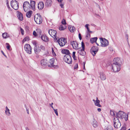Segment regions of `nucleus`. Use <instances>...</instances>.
I'll list each match as a JSON object with an SVG mask.
<instances>
[{
	"instance_id": "obj_38",
	"label": "nucleus",
	"mask_w": 130,
	"mask_h": 130,
	"mask_svg": "<svg viewBox=\"0 0 130 130\" xmlns=\"http://www.w3.org/2000/svg\"><path fill=\"white\" fill-rule=\"evenodd\" d=\"M61 23L62 24V25H64L66 24V21L64 19H63Z\"/></svg>"
},
{
	"instance_id": "obj_41",
	"label": "nucleus",
	"mask_w": 130,
	"mask_h": 130,
	"mask_svg": "<svg viewBox=\"0 0 130 130\" xmlns=\"http://www.w3.org/2000/svg\"><path fill=\"white\" fill-rule=\"evenodd\" d=\"M89 26V25L88 24H87L85 25V27L86 28L87 30V31H89V30H90L89 28L88 27V26Z\"/></svg>"
},
{
	"instance_id": "obj_5",
	"label": "nucleus",
	"mask_w": 130,
	"mask_h": 130,
	"mask_svg": "<svg viewBox=\"0 0 130 130\" xmlns=\"http://www.w3.org/2000/svg\"><path fill=\"white\" fill-rule=\"evenodd\" d=\"M112 69L114 72H117L121 69V65L113 63L112 64Z\"/></svg>"
},
{
	"instance_id": "obj_11",
	"label": "nucleus",
	"mask_w": 130,
	"mask_h": 130,
	"mask_svg": "<svg viewBox=\"0 0 130 130\" xmlns=\"http://www.w3.org/2000/svg\"><path fill=\"white\" fill-rule=\"evenodd\" d=\"M58 42L61 46H63L65 45L66 41L64 38H61L58 40Z\"/></svg>"
},
{
	"instance_id": "obj_14",
	"label": "nucleus",
	"mask_w": 130,
	"mask_h": 130,
	"mask_svg": "<svg viewBox=\"0 0 130 130\" xmlns=\"http://www.w3.org/2000/svg\"><path fill=\"white\" fill-rule=\"evenodd\" d=\"M114 62L113 63H115L116 64L121 65V60L119 58H114L113 59Z\"/></svg>"
},
{
	"instance_id": "obj_56",
	"label": "nucleus",
	"mask_w": 130,
	"mask_h": 130,
	"mask_svg": "<svg viewBox=\"0 0 130 130\" xmlns=\"http://www.w3.org/2000/svg\"><path fill=\"white\" fill-rule=\"evenodd\" d=\"M33 45L35 46H36V42L35 41H34V42L33 43Z\"/></svg>"
},
{
	"instance_id": "obj_44",
	"label": "nucleus",
	"mask_w": 130,
	"mask_h": 130,
	"mask_svg": "<svg viewBox=\"0 0 130 130\" xmlns=\"http://www.w3.org/2000/svg\"><path fill=\"white\" fill-rule=\"evenodd\" d=\"M40 47L42 50L44 51L45 50V47L44 46L41 45L40 46Z\"/></svg>"
},
{
	"instance_id": "obj_18",
	"label": "nucleus",
	"mask_w": 130,
	"mask_h": 130,
	"mask_svg": "<svg viewBox=\"0 0 130 130\" xmlns=\"http://www.w3.org/2000/svg\"><path fill=\"white\" fill-rule=\"evenodd\" d=\"M96 100H95L94 99L93 100V101L94 102L95 105L98 107H101V106L100 104V101L98 100V98H96Z\"/></svg>"
},
{
	"instance_id": "obj_24",
	"label": "nucleus",
	"mask_w": 130,
	"mask_h": 130,
	"mask_svg": "<svg viewBox=\"0 0 130 130\" xmlns=\"http://www.w3.org/2000/svg\"><path fill=\"white\" fill-rule=\"evenodd\" d=\"M41 37V39L44 41L46 42L48 40V38L45 35H42Z\"/></svg>"
},
{
	"instance_id": "obj_40",
	"label": "nucleus",
	"mask_w": 130,
	"mask_h": 130,
	"mask_svg": "<svg viewBox=\"0 0 130 130\" xmlns=\"http://www.w3.org/2000/svg\"><path fill=\"white\" fill-rule=\"evenodd\" d=\"M6 45H7L6 46V47L8 50H10V46L9 45V44L8 43H6Z\"/></svg>"
},
{
	"instance_id": "obj_15",
	"label": "nucleus",
	"mask_w": 130,
	"mask_h": 130,
	"mask_svg": "<svg viewBox=\"0 0 130 130\" xmlns=\"http://www.w3.org/2000/svg\"><path fill=\"white\" fill-rule=\"evenodd\" d=\"M36 31L37 33L35 31H34L33 33V35L35 36H36L37 35H39L40 36L42 32L41 30L40 29H37Z\"/></svg>"
},
{
	"instance_id": "obj_4",
	"label": "nucleus",
	"mask_w": 130,
	"mask_h": 130,
	"mask_svg": "<svg viewBox=\"0 0 130 130\" xmlns=\"http://www.w3.org/2000/svg\"><path fill=\"white\" fill-rule=\"evenodd\" d=\"M64 61L69 64H71L72 60L71 56L69 55H66L64 57Z\"/></svg>"
},
{
	"instance_id": "obj_7",
	"label": "nucleus",
	"mask_w": 130,
	"mask_h": 130,
	"mask_svg": "<svg viewBox=\"0 0 130 130\" xmlns=\"http://www.w3.org/2000/svg\"><path fill=\"white\" fill-rule=\"evenodd\" d=\"M19 3L17 1H12L11 2V7L15 10H17L19 8Z\"/></svg>"
},
{
	"instance_id": "obj_9",
	"label": "nucleus",
	"mask_w": 130,
	"mask_h": 130,
	"mask_svg": "<svg viewBox=\"0 0 130 130\" xmlns=\"http://www.w3.org/2000/svg\"><path fill=\"white\" fill-rule=\"evenodd\" d=\"M99 50L98 47L94 46L91 49L90 52L93 56H94Z\"/></svg>"
},
{
	"instance_id": "obj_22",
	"label": "nucleus",
	"mask_w": 130,
	"mask_h": 130,
	"mask_svg": "<svg viewBox=\"0 0 130 130\" xmlns=\"http://www.w3.org/2000/svg\"><path fill=\"white\" fill-rule=\"evenodd\" d=\"M44 7V4L43 2H40L38 3V7L39 9H42Z\"/></svg>"
},
{
	"instance_id": "obj_39",
	"label": "nucleus",
	"mask_w": 130,
	"mask_h": 130,
	"mask_svg": "<svg viewBox=\"0 0 130 130\" xmlns=\"http://www.w3.org/2000/svg\"><path fill=\"white\" fill-rule=\"evenodd\" d=\"M82 49H83V50H85V45L84 43V42L82 41Z\"/></svg>"
},
{
	"instance_id": "obj_13",
	"label": "nucleus",
	"mask_w": 130,
	"mask_h": 130,
	"mask_svg": "<svg viewBox=\"0 0 130 130\" xmlns=\"http://www.w3.org/2000/svg\"><path fill=\"white\" fill-rule=\"evenodd\" d=\"M48 33L52 37L54 36L56 38L57 32L55 30L50 29L48 30Z\"/></svg>"
},
{
	"instance_id": "obj_17",
	"label": "nucleus",
	"mask_w": 130,
	"mask_h": 130,
	"mask_svg": "<svg viewBox=\"0 0 130 130\" xmlns=\"http://www.w3.org/2000/svg\"><path fill=\"white\" fill-rule=\"evenodd\" d=\"M47 60L43 59L41 61V64L42 67H44L47 66Z\"/></svg>"
},
{
	"instance_id": "obj_32",
	"label": "nucleus",
	"mask_w": 130,
	"mask_h": 130,
	"mask_svg": "<svg viewBox=\"0 0 130 130\" xmlns=\"http://www.w3.org/2000/svg\"><path fill=\"white\" fill-rule=\"evenodd\" d=\"M97 122L96 121L94 120L93 123V125L94 127H96L97 126Z\"/></svg>"
},
{
	"instance_id": "obj_43",
	"label": "nucleus",
	"mask_w": 130,
	"mask_h": 130,
	"mask_svg": "<svg viewBox=\"0 0 130 130\" xmlns=\"http://www.w3.org/2000/svg\"><path fill=\"white\" fill-rule=\"evenodd\" d=\"M24 106L25 108H26V111H27V113H28V114H29L28 108H27V106L26 104H25Z\"/></svg>"
},
{
	"instance_id": "obj_57",
	"label": "nucleus",
	"mask_w": 130,
	"mask_h": 130,
	"mask_svg": "<svg viewBox=\"0 0 130 130\" xmlns=\"http://www.w3.org/2000/svg\"><path fill=\"white\" fill-rule=\"evenodd\" d=\"M98 110L99 112H100L101 111V109L100 108H98L97 109Z\"/></svg>"
},
{
	"instance_id": "obj_35",
	"label": "nucleus",
	"mask_w": 130,
	"mask_h": 130,
	"mask_svg": "<svg viewBox=\"0 0 130 130\" xmlns=\"http://www.w3.org/2000/svg\"><path fill=\"white\" fill-rule=\"evenodd\" d=\"M29 38L28 37H25L23 40V42H25L26 41H28L29 40Z\"/></svg>"
},
{
	"instance_id": "obj_55",
	"label": "nucleus",
	"mask_w": 130,
	"mask_h": 130,
	"mask_svg": "<svg viewBox=\"0 0 130 130\" xmlns=\"http://www.w3.org/2000/svg\"><path fill=\"white\" fill-rule=\"evenodd\" d=\"M60 6H61V7L62 8H63L64 7L63 5V4H60Z\"/></svg>"
},
{
	"instance_id": "obj_63",
	"label": "nucleus",
	"mask_w": 130,
	"mask_h": 130,
	"mask_svg": "<svg viewBox=\"0 0 130 130\" xmlns=\"http://www.w3.org/2000/svg\"><path fill=\"white\" fill-rule=\"evenodd\" d=\"M87 31L89 32V33H91L92 32V31H90V30H89V31Z\"/></svg>"
},
{
	"instance_id": "obj_61",
	"label": "nucleus",
	"mask_w": 130,
	"mask_h": 130,
	"mask_svg": "<svg viewBox=\"0 0 130 130\" xmlns=\"http://www.w3.org/2000/svg\"><path fill=\"white\" fill-rule=\"evenodd\" d=\"M7 7L9 9H10V7L9 6V5H7Z\"/></svg>"
},
{
	"instance_id": "obj_21",
	"label": "nucleus",
	"mask_w": 130,
	"mask_h": 130,
	"mask_svg": "<svg viewBox=\"0 0 130 130\" xmlns=\"http://www.w3.org/2000/svg\"><path fill=\"white\" fill-rule=\"evenodd\" d=\"M17 16L18 19L20 21H22L23 20V14L21 12H18L17 13Z\"/></svg>"
},
{
	"instance_id": "obj_37",
	"label": "nucleus",
	"mask_w": 130,
	"mask_h": 130,
	"mask_svg": "<svg viewBox=\"0 0 130 130\" xmlns=\"http://www.w3.org/2000/svg\"><path fill=\"white\" fill-rule=\"evenodd\" d=\"M5 113L6 115L8 116H9L10 115L9 111V110H5Z\"/></svg>"
},
{
	"instance_id": "obj_29",
	"label": "nucleus",
	"mask_w": 130,
	"mask_h": 130,
	"mask_svg": "<svg viewBox=\"0 0 130 130\" xmlns=\"http://www.w3.org/2000/svg\"><path fill=\"white\" fill-rule=\"evenodd\" d=\"M66 27L65 25H61L59 28V29L60 30H63L65 29Z\"/></svg>"
},
{
	"instance_id": "obj_64",
	"label": "nucleus",
	"mask_w": 130,
	"mask_h": 130,
	"mask_svg": "<svg viewBox=\"0 0 130 130\" xmlns=\"http://www.w3.org/2000/svg\"><path fill=\"white\" fill-rule=\"evenodd\" d=\"M75 60H76V56L75 57H74V58H73Z\"/></svg>"
},
{
	"instance_id": "obj_36",
	"label": "nucleus",
	"mask_w": 130,
	"mask_h": 130,
	"mask_svg": "<svg viewBox=\"0 0 130 130\" xmlns=\"http://www.w3.org/2000/svg\"><path fill=\"white\" fill-rule=\"evenodd\" d=\"M90 33L89 32L87 31V35L86 36V37L87 38H90Z\"/></svg>"
},
{
	"instance_id": "obj_25",
	"label": "nucleus",
	"mask_w": 130,
	"mask_h": 130,
	"mask_svg": "<svg viewBox=\"0 0 130 130\" xmlns=\"http://www.w3.org/2000/svg\"><path fill=\"white\" fill-rule=\"evenodd\" d=\"M100 77L102 80H104L106 79V77L105 74L101 72L100 73Z\"/></svg>"
},
{
	"instance_id": "obj_48",
	"label": "nucleus",
	"mask_w": 130,
	"mask_h": 130,
	"mask_svg": "<svg viewBox=\"0 0 130 130\" xmlns=\"http://www.w3.org/2000/svg\"><path fill=\"white\" fill-rule=\"evenodd\" d=\"M78 36H79V39L80 40H81L82 39V38L81 35L80 33H79V34Z\"/></svg>"
},
{
	"instance_id": "obj_50",
	"label": "nucleus",
	"mask_w": 130,
	"mask_h": 130,
	"mask_svg": "<svg viewBox=\"0 0 130 130\" xmlns=\"http://www.w3.org/2000/svg\"><path fill=\"white\" fill-rule=\"evenodd\" d=\"M126 127L125 126H124L120 130H125L126 129Z\"/></svg>"
},
{
	"instance_id": "obj_52",
	"label": "nucleus",
	"mask_w": 130,
	"mask_h": 130,
	"mask_svg": "<svg viewBox=\"0 0 130 130\" xmlns=\"http://www.w3.org/2000/svg\"><path fill=\"white\" fill-rule=\"evenodd\" d=\"M48 67H53L54 66V65L53 64H51L48 65Z\"/></svg>"
},
{
	"instance_id": "obj_19",
	"label": "nucleus",
	"mask_w": 130,
	"mask_h": 130,
	"mask_svg": "<svg viewBox=\"0 0 130 130\" xmlns=\"http://www.w3.org/2000/svg\"><path fill=\"white\" fill-rule=\"evenodd\" d=\"M34 50L35 53L36 54L39 53L41 51L39 47L37 46H35Z\"/></svg>"
},
{
	"instance_id": "obj_10",
	"label": "nucleus",
	"mask_w": 130,
	"mask_h": 130,
	"mask_svg": "<svg viewBox=\"0 0 130 130\" xmlns=\"http://www.w3.org/2000/svg\"><path fill=\"white\" fill-rule=\"evenodd\" d=\"M24 48L26 52L29 54H31V48L30 46L28 44H26L25 45Z\"/></svg>"
},
{
	"instance_id": "obj_34",
	"label": "nucleus",
	"mask_w": 130,
	"mask_h": 130,
	"mask_svg": "<svg viewBox=\"0 0 130 130\" xmlns=\"http://www.w3.org/2000/svg\"><path fill=\"white\" fill-rule=\"evenodd\" d=\"M105 130H113V129L111 126H109L107 128L105 129Z\"/></svg>"
},
{
	"instance_id": "obj_30",
	"label": "nucleus",
	"mask_w": 130,
	"mask_h": 130,
	"mask_svg": "<svg viewBox=\"0 0 130 130\" xmlns=\"http://www.w3.org/2000/svg\"><path fill=\"white\" fill-rule=\"evenodd\" d=\"M68 28L69 30L71 32H73L75 31V28L73 26H70L68 27Z\"/></svg>"
},
{
	"instance_id": "obj_16",
	"label": "nucleus",
	"mask_w": 130,
	"mask_h": 130,
	"mask_svg": "<svg viewBox=\"0 0 130 130\" xmlns=\"http://www.w3.org/2000/svg\"><path fill=\"white\" fill-rule=\"evenodd\" d=\"M52 4V2L51 0H46L45 5L47 7H50Z\"/></svg>"
},
{
	"instance_id": "obj_49",
	"label": "nucleus",
	"mask_w": 130,
	"mask_h": 130,
	"mask_svg": "<svg viewBox=\"0 0 130 130\" xmlns=\"http://www.w3.org/2000/svg\"><path fill=\"white\" fill-rule=\"evenodd\" d=\"M52 53H53V55H56V54L55 52H54L53 48H52Z\"/></svg>"
},
{
	"instance_id": "obj_54",
	"label": "nucleus",
	"mask_w": 130,
	"mask_h": 130,
	"mask_svg": "<svg viewBox=\"0 0 130 130\" xmlns=\"http://www.w3.org/2000/svg\"><path fill=\"white\" fill-rule=\"evenodd\" d=\"M126 38L127 39L128 42V35H126Z\"/></svg>"
},
{
	"instance_id": "obj_47",
	"label": "nucleus",
	"mask_w": 130,
	"mask_h": 130,
	"mask_svg": "<svg viewBox=\"0 0 130 130\" xmlns=\"http://www.w3.org/2000/svg\"><path fill=\"white\" fill-rule=\"evenodd\" d=\"M20 31H21L22 34V35H23L24 34V31L21 28H20Z\"/></svg>"
},
{
	"instance_id": "obj_26",
	"label": "nucleus",
	"mask_w": 130,
	"mask_h": 130,
	"mask_svg": "<svg viewBox=\"0 0 130 130\" xmlns=\"http://www.w3.org/2000/svg\"><path fill=\"white\" fill-rule=\"evenodd\" d=\"M61 52L63 54H65L66 55H70V53L69 50L67 49H63L62 50Z\"/></svg>"
},
{
	"instance_id": "obj_59",
	"label": "nucleus",
	"mask_w": 130,
	"mask_h": 130,
	"mask_svg": "<svg viewBox=\"0 0 130 130\" xmlns=\"http://www.w3.org/2000/svg\"><path fill=\"white\" fill-rule=\"evenodd\" d=\"M91 25L92 26H94V27H95L96 26V25L93 24H91Z\"/></svg>"
},
{
	"instance_id": "obj_28",
	"label": "nucleus",
	"mask_w": 130,
	"mask_h": 130,
	"mask_svg": "<svg viewBox=\"0 0 130 130\" xmlns=\"http://www.w3.org/2000/svg\"><path fill=\"white\" fill-rule=\"evenodd\" d=\"M32 13V12L31 11H29L27 12L26 14V16L28 18H30Z\"/></svg>"
},
{
	"instance_id": "obj_62",
	"label": "nucleus",
	"mask_w": 130,
	"mask_h": 130,
	"mask_svg": "<svg viewBox=\"0 0 130 130\" xmlns=\"http://www.w3.org/2000/svg\"><path fill=\"white\" fill-rule=\"evenodd\" d=\"M1 52L5 56V55H4V52H3V51H1Z\"/></svg>"
},
{
	"instance_id": "obj_42",
	"label": "nucleus",
	"mask_w": 130,
	"mask_h": 130,
	"mask_svg": "<svg viewBox=\"0 0 130 130\" xmlns=\"http://www.w3.org/2000/svg\"><path fill=\"white\" fill-rule=\"evenodd\" d=\"M110 114L111 115L114 116H115V115L114 111H111V110L110 111Z\"/></svg>"
},
{
	"instance_id": "obj_3",
	"label": "nucleus",
	"mask_w": 130,
	"mask_h": 130,
	"mask_svg": "<svg viewBox=\"0 0 130 130\" xmlns=\"http://www.w3.org/2000/svg\"><path fill=\"white\" fill-rule=\"evenodd\" d=\"M101 43V46L102 47H106L108 45L109 42L105 38L102 37L100 38Z\"/></svg>"
},
{
	"instance_id": "obj_8",
	"label": "nucleus",
	"mask_w": 130,
	"mask_h": 130,
	"mask_svg": "<svg viewBox=\"0 0 130 130\" xmlns=\"http://www.w3.org/2000/svg\"><path fill=\"white\" fill-rule=\"evenodd\" d=\"M23 6L24 10L25 12H26L27 10H29L31 8L30 4L27 2H25Z\"/></svg>"
},
{
	"instance_id": "obj_53",
	"label": "nucleus",
	"mask_w": 130,
	"mask_h": 130,
	"mask_svg": "<svg viewBox=\"0 0 130 130\" xmlns=\"http://www.w3.org/2000/svg\"><path fill=\"white\" fill-rule=\"evenodd\" d=\"M53 104V103H52L51 104H50V105L51 106V107L53 109L54 108L53 106L52 105Z\"/></svg>"
},
{
	"instance_id": "obj_31",
	"label": "nucleus",
	"mask_w": 130,
	"mask_h": 130,
	"mask_svg": "<svg viewBox=\"0 0 130 130\" xmlns=\"http://www.w3.org/2000/svg\"><path fill=\"white\" fill-rule=\"evenodd\" d=\"M2 36L4 38L6 39L9 37V35L7 33H4L2 34Z\"/></svg>"
},
{
	"instance_id": "obj_60",
	"label": "nucleus",
	"mask_w": 130,
	"mask_h": 130,
	"mask_svg": "<svg viewBox=\"0 0 130 130\" xmlns=\"http://www.w3.org/2000/svg\"><path fill=\"white\" fill-rule=\"evenodd\" d=\"M9 110V109H8V108L7 107V106H6V110Z\"/></svg>"
},
{
	"instance_id": "obj_27",
	"label": "nucleus",
	"mask_w": 130,
	"mask_h": 130,
	"mask_svg": "<svg viewBox=\"0 0 130 130\" xmlns=\"http://www.w3.org/2000/svg\"><path fill=\"white\" fill-rule=\"evenodd\" d=\"M97 39L98 38L97 37H95L91 38L90 40V42L91 43H93L96 41Z\"/></svg>"
},
{
	"instance_id": "obj_2",
	"label": "nucleus",
	"mask_w": 130,
	"mask_h": 130,
	"mask_svg": "<svg viewBox=\"0 0 130 130\" xmlns=\"http://www.w3.org/2000/svg\"><path fill=\"white\" fill-rule=\"evenodd\" d=\"M34 19L35 22L37 24H40L42 22V18L39 13H38L35 15Z\"/></svg>"
},
{
	"instance_id": "obj_58",
	"label": "nucleus",
	"mask_w": 130,
	"mask_h": 130,
	"mask_svg": "<svg viewBox=\"0 0 130 130\" xmlns=\"http://www.w3.org/2000/svg\"><path fill=\"white\" fill-rule=\"evenodd\" d=\"M59 2L61 3L63 1V0H57Z\"/></svg>"
},
{
	"instance_id": "obj_6",
	"label": "nucleus",
	"mask_w": 130,
	"mask_h": 130,
	"mask_svg": "<svg viewBox=\"0 0 130 130\" xmlns=\"http://www.w3.org/2000/svg\"><path fill=\"white\" fill-rule=\"evenodd\" d=\"M114 125L115 127L117 128L120 127L121 126V124L118 118L116 117L113 119Z\"/></svg>"
},
{
	"instance_id": "obj_45",
	"label": "nucleus",
	"mask_w": 130,
	"mask_h": 130,
	"mask_svg": "<svg viewBox=\"0 0 130 130\" xmlns=\"http://www.w3.org/2000/svg\"><path fill=\"white\" fill-rule=\"evenodd\" d=\"M53 110H54V112L56 114L57 116H58V112L57 111V109H54Z\"/></svg>"
},
{
	"instance_id": "obj_33",
	"label": "nucleus",
	"mask_w": 130,
	"mask_h": 130,
	"mask_svg": "<svg viewBox=\"0 0 130 130\" xmlns=\"http://www.w3.org/2000/svg\"><path fill=\"white\" fill-rule=\"evenodd\" d=\"M54 58H52L50 59V63L51 64H53L54 62Z\"/></svg>"
},
{
	"instance_id": "obj_46",
	"label": "nucleus",
	"mask_w": 130,
	"mask_h": 130,
	"mask_svg": "<svg viewBox=\"0 0 130 130\" xmlns=\"http://www.w3.org/2000/svg\"><path fill=\"white\" fill-rule=\"evenodd\" d=\"M78 68V63H76L74 66V69H77Z\"/></svg>"
},
{
	"instance_id": "obj_20",
	"label": "nucleus",
	"mask_w": 130,
	"mask_h": 130,
	"mask_svg": "<svg viewBox=\"0 0 130 130\" xmlns=\"http://www.w3.org/2000/svg\"><path fill=\"white\" fill-rule=\"evenodd\" d=\"M35 2L34 1H30V6H31V9L34 10L35 9Z\"/></svg>"
},
{
	"instance_id": "obj_1",
	"label": "nucleus",
	"mask_w": 130,
	"mask_h": 130,
	"mask_svg": "<svg viewBox=\"0 0 130 130\" xmlns=\"http://www.w3.org/2000/svg\"><path fill=\"white\" fill-rule=\"evenodd\" d=\"M128 114L127 115L125 112L120 111L116 113V116L117 118H119L121 119L124 118L126 121L128 120Z\"/></svg>"
},
{
	"instance_id": "obj_51",
	"label": "nucleus",
	"mask_w": 130,
	"mask_h": 130,
	"mask_svg": "<svg viewBox=\"0 0 130 130\" xmlns=\"http://www.w3.org/2000/svg\"><path fill=\"white\" fill-rule=\"evenodd\" d=\"M75 52H73V58H74V57H75Z\"/></svg>"
},
{
	"instance_id": "obj_23",
	"label": "nucleus",
	"mask_w": 130,
	"mask_h": 130,
	"mask_svg": "<svg viewBox=\"0 0 130 130\" xmlns=\"http://www.w3.org/2000/svg\"><path fill=\"white\" fill-rule=\"evenodd\" d=\"M78 52L80 55L83 56H84L86 54V52L85 51V50H83L82 49L79 50L78 51Z\"/></svg>"
},
{
	"instance_id": "obj_12",
	"label": "nucleus",
	"mask_w": 130,
	"mask_h": 130,
	"mask_svg": "<svg viewBox=\"0 0 130 130\" xmlns=\"http://www.w3.org/2000/svg\"><path fill=\"white\" fill-rule=\"evenodd\" d=\"M70 44L72 45L74 49H78V44L76 41H71L70 42Z\"/></svg>"
}]
</instances>
